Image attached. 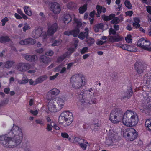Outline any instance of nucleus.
Returning <instances> with one entry per match:
<instances>
[{
  "label": "nucleus",
  "mask_w": 151,
  "mask_h": 151,
  "mask_svg": "<svg viewBox=\"0 0 151 151\" xmlns=\"http://www.w3.org/2000/svg\"><path fill=\"white\" fill-rule=\"evenodd\" d=\"M42 28L41 27H36L32 32V37L35 38L39 37L42 34Z\"/></svg>",
  "instance_id": "obj_14"
},
{
  "label": "nucleus",
  "mask_w": 151,
  "mask_h": 151,
  "mask_svg": "<svg viewBox=\"0 0 151 151\" xmlns=\"http://www.w3.org/2000/svg\"><path fill=\"white\" fill-rule=\"evenodd\" d=\"M10 41V38L7 36H2L0 38V42L2 43L9 42Z\"/></svg>",
  "instance_id": "obj_37"
},
{
  "label": "nucleus",
  "mask_w": 151,
  "mask_h": 151,
  "mask_svg": "<svg viewBox=\"0 0 151 151\" xmlns=\"http://www.w3.org/2000/svg\"><path fill=\"white\" fill-rule=\"evenodd\" d=\"M24 58L27 61L30 62H35L37 59V56L35 55H25Z\"/></svg>",
  "instance_id": "obj_21"
},
{
  "label": "nucleus",
  "mask_w": 151,
  "mask_h": 151,
  "mask_svg": "<svg viewBox=\"0 0 151 151\" xmlns=\"http://www.w3.org/2000/svg\"><path fill=\"white\" fill-rule=\"evenodd\" d=\"M39 15L41 17V19L42 21H44L46 20V16L44 15L43 12H40L39 14Z\"/></svg>",
  "instance_id": "obj_51"
},
{
  "label": "nucleus",
  "mask_w": 151,
  "mask_h": 151,
  "mask_svg": "<svg viewBox=\"0 0 151 151\" xmlns=\"http://www.w3.org/2000/svg\"><path fill=\"white\" fill-rule=\"evenodd\" d=\"M123 135L127 141H132L138 137V133L135 129L129 127L123 131Z\"/></svg>",
  "instance_id": "obj_6"
},
{
  "label": "nucleus",
  "mask_w": 151,
  "mask_h": 151,
  "mask_svg": "<svg viewBox=\"0 0 151 151\" xmlns=\"http://www.w3.org/2000/svg\"><path fill=\"white\" fill-rule=\"evenodd\" d=\"M63 20L65 23V24H67L71 21V18L69 14H65Z\"/></svg>",
  "instance_id": "obj_30"
},
{
  "label": "nucleus",
  "mask_w": 151,
  "mask_h": 151,
  "mask_svg": "<svg viewBox=\"0 0 151 151\" xmlns=\"http://www.w3.org/2000/svg\"><path fill=\"white\" fill-rule=\"evenodd\" d=\"M109 35H115L116 33V31L112 28H110L109 29Z\"/></svg>",
  "instance_id": "obj_55"
},
{
  "label": "nucleus",
  "mask_w": 151,
  "mask_h": 151,
  "mask_svg": "<svg viewBox=\"0 0 151 151\" xmlns=\"http://www.w3.org/2000/svg\"><path fill=\"white\" fill-rule=\"evenodd\" d=\"M56 100V103L58 104V111L61 109L64 104V100L61 98L56 97L54 99Z\"/></svg>",
  "instance_id": "obj_20"
},
{
  "label": "nucleus",
  "mask_w": 151,
  "mask_h": 151,
  "mask_svg": "<svg viewBox=\"0 0 151 151\" xmlns=\"http://www.w3.org/2000/svg\"><path fill=\"white\" fill-rule=\"evenodd\" d=\"M133 94V92L132 90V86H131L129 89L127 90L126 93V96H123L121 98L122 100H123L125 98H127L128 99H129L131 97Z\"/></svg>",
  "instance_id": "obj_24"
},
{
  "label": "nucleus",
  "mask_w": 151,
  "mask_h": 151,
  "mask_svg": "<svg viewBox=\"0 0 151 151\" xmlns=\"http://www.w3.org/2000/svg\"><path fill=\"white\" fill-rule=\"evenodd\" d=\"M30 68V65L28 63H21L17 66V69L21 71H25Z\"/></svg>",
  "instance_id": "obj_12"
},
{
  "label": "nucleus",
  "mask_w": 151,
  "mask_h": 151,
  "mask_svg": "<svg viewBox=\"0 0 151 151\" xmlns=\"http://www.w3.org/2000/svg\"><path fill=\"white\" fill-rule=\"evenodd\" d=\"M58 26L56 23L52 24H48L47 34L49 36H52L57 31Z\"/></svg>",
  "instance_id": "obj_11"
},
{
  "label": "nucleus",
  "mask_w": 151,
  "mask_h": 151,
  "mask_svg": "<svg viewBox=\"0 0 151 151\" xmlns=\"http://www.w3.org/2000/svg\"><path fill=\"white\" fill-rule=\"evenodd\" d=\"M145 126L147 130L151 132V119L146 120L145 123Z\"/></svg>",
  "instance_id": "obj_29"
},
{
  "label": "nucleus",
  "mask_w": 151,
  "mask_h": 151,
  "mask_svg": "<svg viewBox=\"0 0 151 151\" xmlns=\"http://www.w3.org/2000/svg\"><path fill=\"white\" fill-rule=\"evenodd\" d=\"M146 81H143V83H146L148 86L151 88V76H146Z\"/></svg>",
  "instance_id": "obj_33"
},
{
  "label": "nucleus",
  "mask_w": 151,
  "mask_h": 151,
  "mask_svg": "<svg viewBox=\"0 0 151 151\" xmlns=\"http://www.w3.org/2000/svg\"><path fill=\"white\" fill-rule=\"evenodd\" d=\"M96 8L97 11V14H96V17H99L100 16V14L102 12L105 13L106 12V9L104 7H103L99 5H96Z\"/></svg>",
  "instance_id": "obj_25"
},
{
  "label": "nucleus",
  "mask_w": 151,
  "mask_h": 151,
  "mask_svg": "<svg viewBox=\"0 0 151 151\" xmlns=\"http://www.w3.org/2000/svg\"><path fill=\"white\" fill-rule=\"evenodd\" d=\"M124 4L125 6L128 9H132V6L129 1L126 0L124 2Z\"/></svg>",
  "instance_id": "obj_44"
},
{
  "label": "nucleus",
  "mask_w": 151,
  "mask_h": 151,
  "mask_svg": "<svg viewBox=\"0 0 151 151\" xmlns=\"http://www.w3.org/2000/svg\"><path fill=\"white\" fill-rule=\"evenodd\" d=\"M87 4H85L83 6L80 7L79 8V13L80 14L84 13L87 9Z\"/></svg>",
  "instance_id": "obj_35"
},
{
  "label": "nucleus",
  "mask_w": 151,
  "mask_h": 151,
  "mask_svg": "<svg viewBox=\"0 0 151 151\" xmlns=\"http://www.w3.org/2000/svg\"><path fill=\"white\" fill-rule=\"evenodd\" d=\"M29 81V80L27 78H23L22 80H20L18 81L19 84H22L27 83Z\"/></svg>",
  "instance_id": "obj_48"
},
{
  "label": "nucleus",
  "mask_w": 151,
  "mask_h": 151,
  "mask_svg": "<svg viewBox=\"0 0 151 151\" xmlns=\"http://www.w3.org/2000/svg\"><path fill=\"white\" fill-rule=\"evenodd\" d=\"M15 63V62L13 60H9L5 62L4 63V67L7 68H10Z\"/></svg>",
  "instance_id": "obj_27"
},
{
  "label": "nucleus",
  "mask_w": 151,
  "mask_h": 151,
  "mask_svg": "<svg viewBox=\"0 0 151 151\" xmlns=\"http://www.w3.org/2000/svg\"><path fill=\"white\" fill-rule=\"evenodd\" d=\"M95 91L91 88L88 90H85L79 95L80 98L78 103L84 107H88L91 104H96V98Z\"/></svg>",
  "instance_id": "obj_2"
},
{
  "label": "nucleus",
  "mask_w": 151,
  "mask_h": 151,
  "mask_svg": "<svg viewBox=\"0 0 151 151\" xmlns=\"http://www.w3.org/2000/svg\"><path fill=\"white\" fill-rule=\"evenodd\" d=\"M86 144H88L85 143V142H82L80 144L79 146L83 150H86L87 147V145Z\"/></svg>",
  "instance_id": "obj_45"
},
{
  "label": "nucleus",
  "mask_w": 151,
  "mask_h": 151,
  "mask_svg": "<svg viewBox=\"0 0 151 151\" xmlns=\"http://www.w3.org/2000/svg\"><path fill=\"white\" fill-rule=\"evenodd\" d=\"M8 20L9 19L8 18L6 17H5L2 19L1 20V22H2V26L5 25L6 22H7Z\"/></svg>",
  "instance_id": "obj_54"
},
{
  "label": "nucleus",
  "mask_w": 151,
  "mask_h": 151,
  "mask_svg": "<svg viewBox=\"0 0 151 151\" xmlns=\"http://www.w3.org/2000/svg\"><path fill=\"white\" fill-rule=\"evenodd\" d=\"M43 51V49L42 48H39L36 50V52H37L39 53H42Z\"/></svg>",
  "instance_id": "obj_62"
},
{
  "label": "nucleus",
  "mask_w": 151,
  "mask_h": 151,
  "mask_svg": "<svg viewBox=\"0 0 151 151\" xmlns=\"http://www.w3.org/2000/svg\"><path fill=\"white\" fill-rule=\"evenodd\" d=\"M117 135L111 132H109L108 135V137L111 140H115L116 138Z\"/></svg>",
  "instance_id": "obj_41"
},
{
  "label": "nucleus",
  "mask_w": 151,
  "mask_h": 151,
  "mask_svg": "<svg viewBox=\"0 0 151 151\" xmlns=\"http://www.w3.org/2000/svg\"><path fill=\"white\" fill-rule=\"evenodd\" d=\"M24 9L25 13L28 16H31L32 13L31 9L29 6H25L24 7Z\"/></svg>",
  "instance_id": "obj_39"
},
{
  "label": "nucleus",
  "mask_w": 151,
  "mask_h": 151,
  "mask_svg": "<svg viewBox=\"0 0 151 151\" xmlns=\"http://www.w3.org/2000/svg\"><path fill=\"white\" fill-rule=\"evenodd\" d=\"M19 44L22 45H33L36 43V40L31 38H29L19 42Z\"/></svg>",
  "instance_id": "obj_16"
},
{
  "label": "nucleus",
  "mask_w": 151,
  "mask_h": 151,
  "mask_svg": "<svg viewBox=\"0 0 151 151\" xmlns=\"http://www.w3.org/2000/svg\"><path fill=\"white\" fill-rule=\"evenodd\" d=\"M87 41L88 44L91 45L94 43L95 40L93 38H90L87 40Z\"/></svg>",
  "instance_id": "obj_53"
},
{
  "label": "nucleus",
  "mask_w": 151,
  "mask_h": 151,
  "mask_svg": "<svg viewBox=\"0 0 151 151\" xmlns=\"http://www.w3.org/2000/svg\"><path fill=\"white\" fill-rule=\"evenodd\" d=\"M94 125L95 127H99L100 126V124L99 123V121L98 119L96 120L94 122Z\"/></svg>",
  "instance_id": "obj_58"
},
{
  "label": "nucleus",
  "mask_w": 151,
  "mask_h": 151,
  "mask_svg": "<svg viewBox=\"0 0 151 151\" xmlns=\"http://www.w3.org/2000/svg\"><path fill=\"white\" fill-rule=\"evenodd\" d=\"M50 10L55 14H58L61 9L60 4L57 2H54L51 4Z\"/></svg>",
  "instance_id": "obj_13"
},
{
  "label": "nucleus",
  "mask_w": 151,
  "mask_h": 151,
  "mask_svg": "<svg viewBox=\"0 0 151 151\" xmlns=\"http://www.w3.org/2000/svg\"><path fill=\"white\" fill-rule=\"evenodd\" d=\"M62 42V40L61 39H58L55 40L51 45L52 46H55L60 45Z\"/></svg>",
  "instance_id": "obj_40"
},
{
  "label": "nucleus",
  "mask_w": 151,
  "mask_h": 151,
  "mask_svg": "<svg viewBox=\"0 0 151 151\" xmlns=\"http://www.w3.org/2000/svg\"><path fill=\"white\" fill-rule=\"evenodd\" d=\"M104 25L102 23L98 24L95 25L94 27V30L95 32H99V30L102 29L104 28Z\"/></svg>",
  "instance_id": "obj_32"
},
{
  "label": "nucleus",
  "mask_w": 151,
  "mask_h": 151,
  "mask_svg": "<svg viewBox=\"0 0 151 151\" xmlns=\"http://www.w3.org/2000/svg\"><path fill=\"white\" fill-rule=\"evenodd\" d=\"M131 36L130 35H128L125 38V40L126 41L129 43L130 42H132V40L131 39Z\"/></svg>",
  "instance_id": "obj_52"
},
{
  "label": "nucleus",
  "mask_w": 151,
  "mask_h": 151,
  "mask_svg": "<svg viewBox=\"0 0 151 151\" xmlns=\"http://www.w3.org/2000/svg\"><path fill=\"white\" fill-rule=\"evenodd\" d=\"M30 28V27L29 25L27 23H25L24 24V27L23 28V29L24 32H26L27 30L29 29Z\"/></svg>",
  "instance_id": "obj_49"
},
{
  "label": "nucleus",
  "mask_w": 151,
  "mask_h": 151,
  "mask_svg": "<svg viewBox=\"0 0 151 151\" xmlns=\"http://www.w3.org/2000/svg\"><path fill=\"white\" fill-rule=\"evenodd\" d=\"M67 6L69 9L70 10H73L76 8L77 5L73 2H70L68 3Z\"/></svg>",
  "instance_id": "obj_31"
},
{
  "label": "nucleus",
  "mask_w": 151,
  "mask_h": 151,
  "mask_svg": "<svg viewBox=\"0 0 151 151\" xmlns=\"http://www.w3.org/2000/svg\"><path fill=\"white\" fill-rule=\"evenodd\" d=\"M50 97H47V99L49 101L47 104V107L48 110L51 112H56L58 111V108L56 106L55 104L56 103V100L54 99H52Z\"/></svg>",
  "instance_id": "obj_10"
},
{
  "label": "nucleus",
  "mask_w": 151,
  "mask_h": 151,
  "mask_svg": "<svg viewBox=\"0 0 151 151\" xmlns=\"http://www.w3.org/2000/svg\"><path fill=\"white\" fill-rule=\"evenodd\" d=\"M61 136L63 138H68L69 135L66 132H62L61 134Z\"/></svg>",
  "instance_id": "obj_56"
},
{
  "label": "nucleus",
  "mask_w": 151,
  "mask_h": 151,
  "mask_svg": "<svg viewBox=\"0 0 151 151\" xmlns=\"http://www.w3.org/2000/svg\"><path fill=\"white\" fill-rule=\"evenodd\" d=\"M52 127L51 126L50 124H47L46 129H47L48 131H50L52 130Z\"/></svg>",
  "instance_id": "obj_61"
},
{
  "label": "nucleus",
  "mask_w": 151,
  "mask_h": 151,
  "mask_svg": "<svg viewBox=\"0 0 151 151\" xmlns=\"http://www.w3.org/2000/svg\"><path fill=\"white\" fill-rule=\"evenodd\" d=\"M9 134L11 135L12 137L0 136V143L6 147L13 148L16 147L21 142L22 139V129L18 126L14 125Z\"/></svg>",
  "instance_id": "obj_1"
},
{
  "label": "nucleus",
  "mask_w": 151,
  "mask_h": 151,
  "mask_svg": "<svg viewBox=\"0 0 151 151\" xmlns=\"http://www.w3.org/2000/svg\"><path fill=\"white\" fill-rule=\"evenodd\" d=\"M85 76H72L70 84L75 89H79L84 86L86 82Z\"/></svg>",
  "instance_id": "obj_4"
},
{
  "label": "nucleus",
  "mask_w": 151,
  "mask_h": 151,
  "mask_svg": "<svg viewBox=\"0 0 151 151\" xmlns=\"http://www.w3.org/2000/svg\"><path fill=\"white\" fill-rule=\"evenodd\" d=\"M80 30L78 28H75L74 29L71 31V33L74 37H77L78 34Z\"/></svg>",
  "instance_id": "obj_36"
},
{
  "label": "nucleus",
  "mask_w": 151,
  "mask_h": 151,
  "mask_svg": "<svg viewBox=\"0 0 151 151\" xmlns=\"http://www.w3.org/2000/svg\"><path fill=\"white\" fill-rule=\"evenodd\" d=\"M75 23L76 24V28H78L81 27L82 25L81 22L79 20L77 19H74Z\"/></svg>",
  "instance_id": "obj_43"
},
{
  "label": "nucleus",
  "mask_w": 151,
  "mask_h": 151,
  "mask_svg": "<svg viewBox=\"0 0 151 151\" xmlns=\"http://www.w3.org/2000/svg\"><path fill=\"white\" fill-rule=\"evenodd\" d=\"M51 126L53 127L56 130H58L60 129V127L58 126L54 122L52 121L50 122V125Z\"/></svg>",
  "instance_id": "obj_46"
},
{
  "label": "nucleus",
  "mask_w": 151,
  "mask_h": 151,
  "mask_svg": "<svg viewBox=\"0 0 151 151\" xmlns=\"http://www.w3.org/2000/svg\"><path fill=\"white\" fill-rule=\"evenodd\" d=\"M85 32H81L78 35V37L81 39L83 40L86 38L88 39V29L87 27L85 29Z\"/></svg>",
  "instance_id": "obj_22"
},
{
  "label": "nucleus",
  "mask_w": 151,
  "mask_h": 151,
  "mask_svg": "<svg viewBox=\"0 0 151 151\" xmlns=\"http://www.w3.org/2000/svg\"><path fill=\"white\" fill-rule=\"evenodd\" d=\"M30 112L32 113L34 115H37L38 114V111L37 110H35V111H33L31 110L30 111Z\"/></svg>",
  "instance_id": "obj_64"
},
{
  "label": "nucleus",
  "mask_w": 151,
  "mask_h": 151,
  "mask_svg": "<svg viewBox=\"0 0 151 151\" xmlns=\"http://www.w3.org/2000/svg\"><path fill=\"white\" fill-rule=\"evenodd\" d=\"M43 76H42L43 77ZM40 77H39L37 79H36L35 81H34L32 79H30L29 80V83L31 85H35L40 83L42 82L43 81L42 78Z\"/></svg>",
  "instance_id": "obj_26"
},
{
  "label": "nucleus",
  "mask_w": 151,
  "mask_h": 151,
  "mask_svg": "<svg viewBox=\"0 0 151 151\" xmlns=\"http://www.w3.org/2000/svg\"><path fill=\"white\" fill-rule=\"evenodd\" d=\"M95 13V12L94 10L90 14V16L92 18H93L94 16V14Z\"/></svg>",
  "instance_id": "obj_63"
},
{
  "label": "nucleus",
  "mask_w": 151,
  "mask_h": 151,
  "mask_svg": "<svg viewBox=\"0 0 151 151\" xmlns=\"http://www.w3.org/2000/svg\"><path fill=\"white\" fill-rule=\"evenodd\" d=\"M65 113H67L66 118H67V124L65 125V126H67L70 125L72 123L73 120V114L72 112L69 111H65Z\"/></svg>",
  "instance_id": "obj_19"
},
{
  "label": "nucleus",
  "mask_w": 151,
  "mask_h": 151,
  "mask_svg": "<svg viewBox=\"0 0 151 151\" xmlns=\"http://www.w3.org/2000/svg\"><path fill=\"white\" fill-rule=\"evenodd\" d=\"M115 14H111L109 16L104 14L102 16V18L104 21H107L111 20L115 17Z\"/></svg>",
  "instance_id": "obj_28"
},
{
  "label": "nucleus",
  "mask_w": 151,
  "mask_h": 151,
  "mask_svg": "<svg viewBox=\"0 0 151 151\" xmlns=\"http://www.w3.org/2000/svg\"><path fill=\"white\" fill-rule=\"evenodd\" d=\"M151 43L150 41L142 38L139 39L137 43V45L142 49L150 52L151 49L150 47Z\"/></svg>",
  "instance_id": "obj_8"
},
{
  "label": "nucleus",
  "mask_w": 151,
  "mask_h": 151,
  "mask_svg": "<svg viewBox=\"0 0 151 151\" xmlns=\"http://www.w3.org/2000/svg\"><path fill=\"white\" fill-rule=\"evenodd\" d=\"M132 25L134 27H135L136 28H139L140 26V24L139 23H133Z\"/></svg>",
  "instance_id": "obj_59"
},
{
  "label": "nucleus",
  "mask_w": 151,
  "mask_h": 151,
  "mask_svg": "<svg viewBox=\"0 0 151 151\" xmlns=\"http://www.w3.org/2000/svg\"><path fill=\"white\" fill-rule=\"evenodd\" d=\"M120 21V19L118 17H114L113 19L111 21V23L113 24H117Z\"/></svg>",
  "instance_id": "obj_47"
},
{
  "label": "nucleus",
  "mask_w": 151,
  "mask_h": 151,
  "mask_svg": "<svg viewBox=\"0 0 151 151\" xmlns=\"http://www.w3.org/2000/svg\"><path fill=\"white\" fill-rule=\"evenodd\" d=\"M74 140L78 142V144L79 145L80 144H81L82 142H85V143L88 144V142L86 140L80 138L78 137H75L74 138Z\"/></svg>",
  "instance_id": "obj_34"
},
{
  "label": "nucleus",
  "mask_w": 151,
  "mask_h": 151,
  "mask_svg": "<svg viewBox=\"0 0 151 151\" xmlns=\"http://www.w3.org/2000/svg\"><path fill=\"white\" fill-rule=\"evenodd\" d=\"M130 47V46L127 44L122 45H121L120 48L126 50H127L128 51H132L131 50H130L129 48Z\"/></svg>",
  "instance_id": "obj_42"
},
{
  "label": "nucleus",
  "mask_w": 151,
  "mask_h": 151,
  "mask_svg": "<svg viewBox=\"0 0 151 151\" xmlns=\"http://www.w3.org/2000/svg\"><path fill=\"white\" fill-rule=\"evenodd\" d=\"M68 52H66L62 55L59 57L57 59V61L58 62H61L62 61L67 57L68 56Z\"/></svg>",
  "instance_id": "obj_38"
},
{
  "label": "nucleus",
  "mask_w": 151,
  "mask_h": 151,
  "mask_svg": "<svg viewBox=\"0 0 151 151\" xmlns=\"http://www.w3.org/2000/svg\"><path fill=\"white\" fill-rule=\"evenodd\" d=\"M135 69L139 75L142 74L146 68V66L142 60H137L134 65Z\"/></svg>",
  "instance_id": "obj_9"
},
{
  "label": "nucleus",
  "mask_w": 151,
  "mask_h": 151,
  "mask_svg": "<svg viewBox=\"0 0 151 151\" xmlns=\"http://www.w3.org/2000/svg\"><path fill=\"white\" fill-rule=\"evenodd\" d=\"M67 113H65V111L63 112L60 114L58 118V122L60 124H63L65 123V125L67 124Z\"/></svg>",
  "instance_id": "obj_18"
},
{
  "label": "nucleus",
  "mask_w": 151,
  "mask_h": 151,
  "mask_svg": "<svg viewBox=\"0 0 151 151\" xmlns=\"http://www.w3.org/2000/svg\"><path fill=\"white\" fill-rule=\"evenodd\" d=\"M88 49L87 47H86L83 48L81 51V54H84L88 51Z\"/></svg>",
  "instance_id": "obj_57"
},
{
  "label": "nucleus",
  "mask_w": 151,
  "mask_h": 151,
  "mask_svg": "<svg viewBox=\"0 0 151 151\" xmlns=\"http://www.w3.org/2000/svg\"><path fill=\"white\" fill-rule=\"evenodd\" d=\"M124 124L127 126L132 127L137 124L139 119L137 114L131 110H127L124 114L122 119Z\"/></svg>",
  "instance_id": "obj_3"
},
{
  "label": "nucleus",
  "mask_w": 151,
  "mask_h": 151,
  "mask_svg": "<svg viewBox=\"0 0 151 151\" xmlns=\"http://www.w3.org/2000/svg\"><path fill=\"white\" fill-rule=\"evenodd\" d=\"M146 95L145 96L143 97L142 106L144 109L143 111L149 114L151 112V96L148 94Z\"/></svg>",
  "instance_id": "obj_7"
},
{
  "label": "nucleus",
  "mask_w": 151,
  "mask_h": 151,
  "mask_svg": "<svg viewBox=\"0 0 151 151\" xmlns=\"http://www.w3.org/2000/svg\"><path fill=\"white\" fill-rule=\"evenodd\" d=\"M60 92L59 90L56 88H53L49 91L47 94V97L51 98L52 97L53 98L52 99H55L54 97L58 94Z\"/></svg>",
  "instance_id": "obj_15"
},
{
  "label": "nucleus",
  "mask_w": 151,
  "mask_h": 151,
  "mask_svg": "<svg viewBox=\"0 0 151 151\" xmlns=\"http://www.w3.org/2000/svg\"><path fill=\"white\" fill-rule=\"evenodd\" d=\"M123 115V112L122 109L116 108L111 111L109 119L112 123L117 124L122 120Z\"/></svg>",
  "instance_id": "obj_5"
},
{
  "label": "nucleus",
  "mask_w": 151,
  "mask_h": 151,
  "mask_svg": "<svg viewBox=\"0 0 151 151\" xmlns=\"http://www.w3.org/2000/svg\"><path fill=\"white\" fill-rule=\"evenodd\" d=\"M45 54L46 55L52 56L54 54V52L52 50H50L46 52Z\"/></svg>",
  "instance_id": "obj_50"
},
{
  "label": "nucleus",
  "mask_w": 151,
  "mask_h": 151,
  "mask_svg": "<svg viewBox=\"0 0 151 151\" xmlns=\"http://www.w3.org/2000/svg\"><path fill=\"white\" fill-rule=\"evenodd\" d=\"M122 38L117 35L110 36L109 39V41L111 42H114L122 41Z\"/></svg>",
  "instance_id": "obj_23"
},
{
  "label": "nucleus",
  "mask_w": 151,
  "mask_h": 151,
  "mask_svg": "<svg viewBox=\"0 0 151 151\" xmlns=\"http://www.w3.org/2000/svg\"><path fill=\"white\" fill-rule=\"evenodd\" d=\"M39 60L40 63L46 65H47L51 61L50 58L45 55H41L39 57Z\"/></svg>",
  "instance_id": "obj_17"
},
{
  "label": "nucleus",
  "mask_w": 151,
  "mask_h": 151,
  "mask_svg": "<svg viewBox=\"0 0 151 151\" xmlns=\"http://www.w3.org/2000/svg\"><path fill=\"white\" fill-rule=\"evenodd\" d=\"M4 92L6 94H8L9 93L10 89L9 88H6L4 89Z\"/></svg>",
  "instance_id": "obj_60"
}]
</instances>
